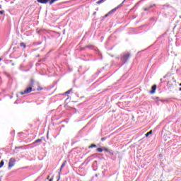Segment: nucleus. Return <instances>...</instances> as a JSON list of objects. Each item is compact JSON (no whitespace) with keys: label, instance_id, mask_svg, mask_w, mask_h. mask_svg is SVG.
<instances>
[{"label":"nucleus","instance_id":"f257e3e1","mask_svg":"<svg viewBox=\"0 0 181 181\" xmlns=\"http://www.w3.org/2000/svg\"><path fill=\"white\" fill-rule=\"evenodd\" d=\"M130 56L131 55L129 53H124L121 57V60L123 62L124 64H125L127 63V62H128Z\"/></svg>","mask_w":181,"mask_h":181},{"label":"nucleus","instance_id":"f03ea898","mask_svg":"<svg viewBox=\"0 0 181 181\" xmlns=\"http://www.w3.org/2000/svg\"><path fill=\"white\" fill-rule=\"evenodd\" d=\"M127 0H124L121 4H119L116 8H115L112 10H111L110 11H109L108 13L105 15V18H107V16H108V15H111V13H114V12H115V11H117V9H118L119 8H121V6H122V4H124V2H125Z\"/></svg>","mask_w":181,"mask_h":181},{"label":"nucleus","instance_id":"7ed1b4c3","mask_svg":"<svg viewBox=\"0 0 181 181\" xmlns=\"http://www.w3.org/2000/svg\"><path fill=\"white\" fill-rule=\"evenodd\" d=\"M15 162H16V160L13 158H11L9 160V163H8V168H9V169H11V168H13V166H15Z\"/></svg>","mask_w":181,"mask_h":181},{"label":"nucleus","instance_id":"20e7f679","mask_svg":"<svg viewBox=\"0 0 181 181\" xmlns=\"http://www.w3.org/2000/svg\"><path fill=\"white\" fill-rule=\"evenodd\" d=\"M29 93H32V87L28 88L23 92H21V94L23 95V94H29Z\"/></svg>","mask_w":181,"mask_h":181},{"label":"nucleus","instance_id":"39448f33","mask_svg":"<svg viewBox=\"0 0 181 181\" xmlns=\"http://www.w3.org/2000/svg\"><path fill=\"white\" fill-rule=\"evenodd\" d=\"M155 91H156V85L151 87V94H154Z\"/></svg>","mask_w":181,"mask_h":181},{"label":"nucleus","instance_id":"423d86ee","mask_svg":"<svg viewBox=\"0 0 181 181\" xmlns=\"http://www.w3.org/2000/svg\"><path fill=\"white\" fill-rule=\"evenodd\" d=\"M49 0H37V2L39 4H47Z\"/></svg>","mask_w":181,"mask_h":181},{"label":"nucleus","instance_id":"0eeeda50","mask_svg":"<svg viewBox=\"0 0 181 181\" xmlns=\"http://www.w3.org/2000/svg\"><path fill=\"white\" fill-rule=\"evenodd\" d=\"M66 163H67V161L66 160L64 161V163L61 165L60 170H62V169H63L66 166Z\"/></svg>","mask_w":181,"mask_h":181},{"label":"nucleus","instance_id":"6e6552de","mask_svg":"<svg viewBox=\"0 0 181 181\" xmlns=\"http://www.w3.org/2000/svg\"><path fill=\"white\" fill-rule=\"evenodd\" d=\"M103 151H105V152H107L108 153H111V151H110V150H108V148L103 147Z\"/></svg>","mask_w":181,"mask_h":181},{"label":"nucleus","instance_id":"1a4fd4ad","mask_svg":"<svg viewBox=\"0 0 181 181\" xmlns=\"http://www.w3.org/2000/svg\"><path fill=\"white\" fill-rule=\"evenodd\" d=\"M103 2H105V0H99L97 1V4L100 5V4H103Z\"/></svg>","mask_w":181,"mask_h":181},{"label":"nucleus","instance_id":"9d476101","mask_svg":"<svg viewBox=\"0 0 181 181\" xmlns=\"http://www.w3.org/2000/svg\"><path fill=\"white\" fill-rule=\"evenodd\" d=\"M103 147L102 148H97L98 152H103Z\"/></svg>","mask_w":181,"mask_h":181},{"label":"nucleus","instance_id":"9b49d317","mask_svg":"<svg viewBox=\"0 0 181 181\" xmlns=\"http://www.w3.org/2000/svg\"><path fill=\"white\" fill-rule=\"evenodd\" d=\"M56 1H58V0H51L49 1V5H52V4H54V2H56Z\"/></svg>","mask_w":181,"mask_h":181},{"label":"nucleus","instance_id":"f8f14e48","mask_svg":"<svg viewBox=\"0 0 181 181\" xmlns=\"http://www.w3.org/2000/svg\"><path fill=\"white\" fill-rule=\"evenodd\" d=\"M20 46H21L22 47H24V49H25V47H26V45H25V43H23V42H21L20 44Z\"/></svg>","mask_w":181,"mask_h":181},{"label":"nucleus","instance_id":"ddd939ff","mask_svg":"<svg viewBox=\"0 0 181 181\" xmlns=\"http://www.w3.org/2000/svg\"><path fill=\"white\" fill-rule=\"evenodd\" d=\"M4 160H1V161L0 162V168H2V167L4 166Z\"/></svg>","mask_w":181,"mask_h":181},{"label":"nucleus","instance_id":"4468645a","mask_svg":"<svg viewBox=\"0 0 181 181\" xmlns=\"http://www.w3.org/2000/svg\"><path fill=\"white\" fill-rule=\"evenodd\" d=\"M152 134V131H150L146 134V136H149Z\"/></svg>","mask_w":181,"mask_h":181},{"label":"nucleus","instance_id":"2eb2a0df","mask_svg":"<svg viewBox=\"0 0 181 181\" xmlns=\"http://www.w3.org/2000/svg\"><path fill=\"white\" fill-rule=\"evenodd\" d=\"M37 142H42V139H39L35 140L34 144H37Z\"/></svg>","mask_w":181,"mask_h":181},{"label":"nucleus","instance_id":"dca6fc26","mask_svg":"<svg viewBox=\"0 0 181 181\" xmlns=\"http://www.w3.org/2000/svg\"><path fill=\"white\" fill-rule=\"evenodd\" d=\"M97 146V145L95 144H92L89 146V148H95Z\"/></svg>","mask_w":181,"mask_h":181},{"label":"nucleus","instance_id":"f3484780","mask_svg":"<svg viewBox=\"0 0 181 181\" xmlns=\"http://www.w3.org/2000/svg\"><path fill=\"white\" fill-rule=\"evenodd\" d=\"M71 90L72 89H70V90H67L66 92H65V94H70Z\"/></svg>","mask_w":181,"mask_h":181},{"label":"nucleus","instance_id":"a211bd4d","mask_svg":"<svg viewBox=\"0 0 181 181\" xmlns=\"http://www.w3.org/2000/svg\"><path fill=\"white\" fill-rule=\"evenodd\" d=\"M4 13V11H0V15H2Z\"/></svg>","mask_w":181,"mask_h":181},{"label":"nucleus","instance_id":"6ab92c4d","mask_svg":"<svg viewBox=\"0 0 181 181\" xmlns=\"http://www.w3.org/2000/svg\"><path fill=\"white\" fill-rule=\"evenodd\" d=\"M101 141H105V138H102Z\"/></svg>","mask_w":181,"mask_h":181},{"label":"nucleus","instance_id":"aec40b11","mask_svg":"<svg viewBox=\"0 0 181 181\" xmlns=\"http://www.w3.org/2000/svg\"><path fill=\"white\" fill-rule=\"evenodd\" d=\"M144 11H148V8H144Z\"/></svg>","mask_w":181,"mask_h":181},{"label":"nucleus","instance_id":"412c9836","mask_svg":"<svg viewBox=\"0 0 181 181\" xmlns=\"http://www.w3.org/2000/svg\"><path fill=\"white\" fill-rule=\"evenodd\" d=\"M31 84H32V85L33 84V80H31Z\"/></svg>","mask_w":181,"mask_h":181},{"label":"nucleus","instance_id":"4be33fe9","mask_svg":"<svg viewBox=\"0 0 181 181\" xmlns=\"http://www.w3.org/2000/svg\"><path fill=\"white\" fill-rule=\"evenodd\" d=\"M49 181H53V179H50Z\"/></svg>","mask_w":181,"mask_h":181},{"label":"nucleus","instance_id":"5701e85b","mask_svg":"<svg viewBox=\"0 0 181 181\" xmlns=\"http://www.w3.org/2000/svg\"><path fill=\"white\" fill-rule=\"evenodd\" d=\"M2 60V58H0V62Z\"/></svg>","mask_w":181,"mask_h":181}]
</instances>
